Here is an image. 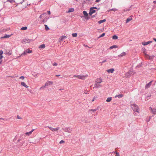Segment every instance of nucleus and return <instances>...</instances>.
<instances>
[{
	"mask_svg": "<svg viewBox=\"0 0 156 156\" xmlns=\"http://www.w3.org/2000/svg\"><path fill=\"white\" fill-rule=\"evenodd\" d=\"M153 39L155 41H156V38H153Z\"/></svg>",
	"mask_w": 156,
	"mask_h": 156,
	"instance_id": "864d4df0",
	"label": "nucleus"
},
{
	"mask_svg": "<svg viewBox=\"0 0 156 156\" xmlns=\"http://www.w3.org/2000/svg\"><path fill=\"white\" fill-rule=\"evenodd\" d=\"M2 60H1V61L0 62V64H1L2 63Z\"/></svg>",
	"mask_w": 156,
	"mask_h": 156,
	"instance_id": "4d7b16f0",
	"label": "nucleus"
},
{
	"mask_svg": "<svg viewBox=\"0 0 156 156\" xmlns=\"http://www.w3.org/2000/svg\"><path fill=\"white\" fill-rule=\"evenodd\" d=\"M115 156H119V153L118 152H116V155Z\"/></svg>",
	"mask_w": 156,
	"mask_h": 156,
	"instance_id": "37998d69",
	"label": "nucleus"
},
{
	"mask_svg": "<svg viewBox=\"0 0 156 156\" xmlns=\"http://www.w3.org/2000/svg\"><path fill=\"white\" fill-rule=\"evenodd\" d=\"M106 21V20L105 19H104L103 20H100L99 21H98V23H99V24H101V23H103L104 22H105Z\"/></svg>",
	"mask_w": 156,
	"mask_h": 156,
	"instance_id": "6ab92c4d",
	"label": "nucleus"
},
{
	"mask_svg": "<svg viewBox=\"0 0 156 156\" xmlns=\"http://www.w3.org/2000/svg\"><path fill=\"white\" fill-rule=\"evenodd\" d=\"M11 35H9L8 34L7 35L6 34L5 36H4L3 37H2V38H9L11 37Z\"/></svg>",
	"mask_w": 156,
	"mask_h": 156,
	"instance_id": "a211bd4d",
	"label": "nucleus"
},
{
	"mask_svg": "<svg viewBox=\"0 0 156 156\" xmlns=\"http://www.w3.org/2000/svg\"><path fill=\"white\" fill-rule=\"evenodd\" d=\"M19 78L20 79H22L23 80L24 79V78H25V77L24 76H20L19 77Z\"/></svg>",
	"mask_w": 156,
	"mask_h": 156,
	"instance_id": "e433bc0d",
	"label": "nucleus"
},
{
	"mask_svg": "<svg viewBox=\"0 0 156 156\" xmlns=\"http://www.w3.org/2000/svg\"><path fill=\"white\" fill-rule=\"evenodd\" d=\"M45 48V45L44 44H42L41 45H40L39 47V48Z\"/></svg>",
	"mask_w": 156,
	"mask_h": 156,
	"instance_id": "f3484780",
	"label": "nucleus"
},
{
	"mask_svg": "<svg viewBox=\"0 0 156 156\" xmlns=\"http://www.w3.org/2000/svg\"><path fill=\"white\" fill-rule=\"evenodd\" d=\"M3 51L2 50H0V56H2V54H3Z\"/></svg>",
	"mask_w": 156,
	"mask_h": 156,
	"instance_id": "4c0bfd02",
	"label": "nucleus"
},
{
	"mask_svg": "<svg viewBox=\"0 0 156 156\" xmlns=\"http://www.w3.org/2000/svg\"><path fill=\"white\" fill-rule=\"evenodd\" d=\"M106 71L108 73H112L114 71V69L113 68H111L107 70Z\"/></svg>",
	"mask_w": 156,
	"mask_h": 156,
	"instance_id": "6e6552de",
	"label": "nucleus"
},
{
	"mask_svg": "<svg viewBox=\"0 0 156 156\" xmlns=\"http://www.w3.org/2000/svg\"><path fill=\"white\" fill-rule=\"evenodd\" d=\"M92 8H94V9H97V7H92Z\"/></svg>",
	"mask_w": 156,
	"mask_h": 156,
	"instance_id": "6e6d98bb",
	"label": "nucleus"
},
{
	"mask_svg": "<svg viewBox=\"0 0 156 156\" xmlns=\"http://www.w3.org/2000/svg\"><path fill=\"white\" fill-rule=\"evenodd\" d=\"M117 48V46L116 45H113V46L110 47V48L111 49H112L113 48Z\"/></svg>",
	"mask_w": 156,
	"mask_h": 156,
	"instance_id": "c756f323",
	"label": "nucleus"
},
{
	"mask_svg": "<svg viewBox=\"0 0 156 156\" xmlns=\"http://www.w3.org/2000/svg\"><path fill=\"white\" fill-rule=\"evenodd\" d=\"M0 60H1L2 58H3V56L2 55L0 56Z\"/></svg>",
	"mask_w": 156,
	"mask_h": 156,
	"instance_id": "de8ad7c7",
	"label": "nucleus"
},
{
	"mask_svg": "<svg viewBox=\"0 0 156 156\" xmlns=\"http://www.w3.org/2000/svg\"><path fill=\"white\" fill-rule=\"evenodd\" d=\"M34 129H33L30 132L26 133L25 134L27 136H30V135L32 134V133L34 131Z\"/></svg>",
	"mask_w": 156,
	"mask_h": 156,
	"instance_id": "1a4fd4ad",
	"label": "nucleus"
},
{
	"mask_svg": "<svg viewBox=\"0 0 156 156\" xmlns=\"http://www.w3.org/2000/svg\"><path fill=\"white\" fill-rule=\"evenodd\" d=\"M87 19H88V17H87Z\"/></svg>",
	"mask_w": 156,
	"mask_h": 156,
	"instance_id": "bf43d9fd",
	"label": "nucleus"
},
{
	"mask_svg": "<svg viewBox=\"0 0 156 156\" xmlns=\"http://www.w3.org/2000/svg\"><path fill=\"white\" fill-rule=\"evenodd\" d=\"M60 76V75H55L56 76Z\"/></svg>",
	"mask_w": 156,
	"mask_h": 156,
	"instance_id": "603ef678",
	"label": "nucleus"
},
{
	"mask_svg": "<svg viewBox=\"0 0 156 156\" xmlns=\"http://www.w3.org/2000/svg\"><path fill=\"white\" fill-rule=\"evenodd\" d=\"M96 111V109H91L90 110V111H93V112H95Z\"/></svg>",
	"mask_w": 156,
	"mask_h": 156,
	"instance_id": "79ce46f5",
	"label": "nucleus"
},
{
	"mask_svg": "<svg viewBox=\"0 0 156 156\" xmlns=\"http://www.w3.org/2000/svg\"><path fill=\"white\" fill-rule=\"evenodd\" d=\"M94 87H95L98 88L100 86H101L99 84L95 83L94 84Z\"/></svg>",
	"mask_w": 156,
	"mask_h": 156,
	"instance_id": "b1692460",
	"label": "nucleus"
},
{
	"mask_svg": "<svg viewBox=\"0 0 156 156\" xmlns=\"http://www.w3.org/2000/svg\"><path fill=\"white\" fill-rule=\"evenodd\" d=\"M72 130V129L71 128H68L67 129V130L66 131V132H70Z\"/></svg>",
	"mask_w": 156,
	"mask_h": 156,
	"instance_id": "a878e982",
	"label": "nucleus"
},
{
	"mask_svg": "<svg viewBox=\"0 0 156 156\" xmlns=\"http://www.w3.org/2000/svg\"><path fill=\"white\" fill-rule=\"evenodd\" d=\"M105 33H103L101 35L98 37V38L102 37L105 35Z\"/></svg>",
	"mask_w": 156,
	"mask_h": 156,
	"instance_id": "72a5a7b5",
	"label": "nucleus"
},
{
	"mask_svg": "<svg viewBox=\"0 0 156 156\" xmlns=\"http://www.w3.org/2000/svg\"><path fill=\"white\" fill-rule=\"evenodd\" d=\"M132 20V18H127L126 20V23H127L129 21Z\"/></svg>",
	"mask_w": 156,
	"mask_h": 156,
	"instance_id": "bb28decb",
	"label": "nucleus"
},
{
	"mask_svg": "<svg viewBox=\"0 0 156 156\" xmlns=\"http://www.w3.org/2000/svg\"><path fill=\"white\" fill-rule=\"evenodd\" d=\"M144 53L145 55L146 56H147L148 55L146 54V50L145 48L144 49Z\"/></svg>",
	"mask_w": 156,
	"mask_h": 156,
	"instance_id": "f704fd0d",
	"label": "nucleus"
},
{
	"mask_svg": "<svg viewBox=\"0 0 156 156\" xmlns=\"http://www.w3.org/2000/svg\"><path fill=\"white\" fill-rule=\"evenodd\" d=\"M153 3H154V4H156V1H154L153 2Z\"/></svg>",
	"mask_w": 156,
	"mask_h": 156,
	"instance_id": "5fc2aeb1",
	"label": "nucleus"
},
{
	"mask_svg": "<svg viewBox=\"0 0 156 156\" xmlns=\"http://www.w3.org/2000/svg\"><path fill=\"white\" fill-rule=\"evenodd\" d=\"M48 128L52 132H57L58 130L60 129V128L59 127H57L56 128H52V127L51 126H48Z\"/></svg>",
	"mask_w": 156,
	"mask_h": 156,
	"instance_id": "20e7f679",
	"label": "nucleus"
},
{
	"mask_svg": "<svg viewBox=\"0 0 156 156\" xmlns=\"http://www.w3.org/2000/svg\"><path fill=\"white\" fill-rule=\"evenodd\" d=\"M83 15L85 16V17H86L88 16V14L86 11H83Z\"/></svg>",
	"mask_w": 156,
	"mask_h": 156,
	"instance_id": "dca6fc26",
	"label": "nucleus"
},
{
	"mask_svg": "<svg viewBox=\"0 0 156 156\" xmlns=\"http://www.w3.org/2000/svg\"><path fill=\"white\" fill-rule=\"evenodd\" d=\"M53 84V82L50 81H48L46 82L44 86H42L40 88V89H44L45 87L48 86L50 85H52Z\"/></svg>",
	"mask_w": 156,
	"mask_h": 156,
	"instance_id": "f03ea898",
	"label": "nucleus"
},
{
	"mask_svg": "<svg viewBox=\"0 0 156 156\" xmlns=\"http://www.w3.org/2000/svg\"><path fill=\"white\" fill-rule=\"evenodd\" d=\"M150 109L152 113L154 114H156V109H153L151 107L150 108Z\"/></svg>",
	"mask_w": 156,
	"mask_h": 156,
	"instance_id": "9b49d317",
	"label": "nucleus"
},
{
	"mask_svg": "<svg viewBox=\"0 0 156 156\" xmlns=\"http://www.w3.org/2000/svg\"><path fill=\"white\" fill-rule=\"evenodd\" d=\"M7 1L11 3H12L15 2L14 0H7Z\"/></svg>",
	"mask_w": 156,
	"mask_h": 156,
	"instance_id": "473e14b6",
	"label": "nucleus"
},
{
	"mask_svg": "<svg viewBox=\"0 0 156 156\" xmlns=\"http://www.w3.org/2000/svg\"><path fill=\"white\" fill-rule=\"evenodd\" d=\"M64 143V140H61L60 142H59V143L60 144H62V143Z\"/></svg>",
	"mask_w": 156,
	"mask_h": 156,
	"instance_id": "58836bf2",
	"label": "nucleus"
},
{
	"mask_svg": "<svg viewBox=\"0 0 156 156\" xmlns=\"http://www.w3.org/2000/svg\"><path fill=\"white\" fill-rule=\"evenodd\" d=\"M45 14V13H43V14H42L40 16H39L40 18V19L41 18H42V17H43V15H44Z\"/></svg>",
	"mask_w": 156,
	"mask_h": 156,
	"instance_id": "c9c22d12",
	"label": "nucleus"
},
{
	"mask_svg": "<svg viewBox=\"0 0 156 156\" xmlns=\"http://www.w3.org/2000/svg\"><path fill=\"white\" fill-rule=\"evenodd\" d=\"M88 76L87 75H74L73 77L74 78H76L78 79L84 80Z\"/></svg>",
	"mask_w": 156,
	"mask_h": 156,
	"instance_id": "f257e3e1",
	"label": "nucleus"
},
{
	"mask_svg": "<svg viewBox=\"0 0 156 156\" xmlns=\"http://www.w3.org/2000/svg\"><path fill=\"white\" fill-rule=\"evenodd\" d=\"M95 99L96 98L95 97H94L93 99L91 101L92 102L94 101Z\"/></svg>",
	"mask_w": 156,
	"mask_h": 156,
	"instance_id": "a18cd8bd",
	"label": "nucleus"
},
{
	"mask_svg": "<svg viewBox=\"0 0 156 156\" xmlns=\"http://www.w3.org/2000/svg\"><path fill=\"white\" fill-rule=\"evenodd\" d=\"M44 26L45 27V29L46 30H49V28L48 27L47 25H45Z\"/></svg>",
	"mask_w": 156,
	"mask_h": 156,
	"instance_id": "2f4dec72",
	"label": "nucleus"
},
{
	"mask_svg": "<svg viewBox=\"0 0 156 156\" xmlns=\"http://www.w3.org/2000/svg\"><path fill=\"white\" fill-rule=\"evenodd\" d=\"M118 38V37L117 36L115 35L112 36V39H117Z\"/></svg>",
	"mask_w": 156,
	"mask_h": 156,
	"instance_id": "7c9ffc66",
	"label": "nucleus"
},
{
	"mask_svg": "<svg viewBox=\"0 0 156 156\" xmlns=\"http://www.w3.org/2000/svg\"><path fill=\"white\" fill-rule=\"evenodd\" d=\"M123 96V95L122 94H119L118 95H116L115 96V98L118 97L119 98H122Z\"/></svg>",
	"mask_w": 156,
	"mask_h": 156,
	"instance_id": "aec40b11",
	"label": "nucleus"
},
{
	"mask_svg": "<svg viewBox=\"0 0 156 156\" xmlns=\"http://www.w3.org/2000/svg\"><path fill=\"white\" fill-rule=\"evenodd\" d=\"M23 41L25 43H29L30 42L31 40L28 39H25L23 40Z\"/></svg>",
	"mask_w": 156,
	"mask_h": 156,
	"instance_id": "ddd939ff",
	"label": "nucleus"
},
{
	"mask_svg": "<svg viewBox=\"0 0 156 156\" xmlns=\"http://www.w3.org/2000/svg\"><path fill=\"white\" fill-rule=\"evenodd\" d=\"M20 85L22 86H23L26 88H28L29 87V86L26 84L24 82H21L20 83Z\"/></svg>",
	"mask_w": 156,
	"mask_h": 156,
	"instance_id": "0eeeda50",
	"label": "nucleus"
},
{
	"mask_svg": "<svg viewBox=\"0 0 156 156\" xmlns=\"http://www.w3.org/2000/svg\"><path fill=\"white\" fill-rule=\"evenodd\" d=\"M25 51L27 53H30L32 52V51L29 49H27L25 50Z\"/></svg>",
	"mask_w": 156,
	"mask_h": 156,
	"instance_id": "5701e85b",
	"label": "nucleus"
},
{
	"mask_svg": "<svg viewBox=\"0 0 156 156\" xmlns=\"http://www.w3.org/2000/svg\"><path fill=\"white\" fill-rule=\"evenodd\" d=\"M27 53L26 52V51H24L23 52V53L22 54V55H25Z\"/></svg>",
	"mask_w": 156,
	"mask_h": 156,
	"instance_id": "a19ab883",
	"label": "nucleus"
},
{
	"mask_svg": "<svg viewBox=\"0 0 156 156\" xmlns=\"http://www.w3.org/2000/svg\"><path fill=\"white\" fill-rule=\"evenodd\" d=\"M152 82V81H150L149 83L147 84L145 86V88H149L150 87V86L151 85Z\"/></svg>",
	"mask_w": 156,
	"mask_h": 156,
	"instance_id": "9d476101",
	"label": "nucleus"
},
{
	"mask_svg": "<svg viewBox=\"0 0 156 156\" xmlns=\"http://www.w3.org/2000/svg\"><path fill=\"white\" fill-rule=\"evenodd\" d=\"M101 0H96L95 2H99Z\"/></svg>",
	"mask_w": 156,
	"mask_h": 156,
	"instance_id": "8fccbe9b",
	"label": "nucleus"
},
{
	"mask_svg": "<svg viewBox=\"0 0 156 156\" xmlns=\"http://www.w3.org/2000/svg\"><path fill=\"white\" fill-rule=\"evenodd\" d=\"M53 66H57V64L56 62H54L53 64Z\"/></svg>",
	"mask_w": 156,
	"mask_h": 156,
	"instance_id": "ea45409f",
	"label": "nucleus"
},
{
	"mask_svg": "<svg viewBox=\"0 0 156 156\" xmlns=\"http://www.w3.org/2000/svg\"><path fill=\"white\" fill-rule=\"evenodd\" d=\"M102 82V80L101 78H99L97 79L95 83L100 84Z\"/></svg>",
	"mask_w": 156,
	"mask_h": 156,
	"instance_id": "423d86ee",
	"label": "nucleus"
},
{
	"mask_svg": "<svg viewBox=\"0 0 156 156\" xmlns=\"http://www.w3.org/2000/svg\"><path fill=\"white\" fill-rule=\"evenodd\" d=\"M74 11V9L73 8H70L69 9L68 11L67 12L68 13L73 12Z\"/></svg>",
	"mask_w": 156,
	"mask_h": 156,
	"instance_id": "2eb2a0df",
	"label": "nucleus"
},
{
	"mask_svg": "<svg viewBox=\"0 0 156 156\" xmlns=\"http://www.w3.org/2000/svg\"><path fill=\"white\" fill-rule=\"evenodd\" d=\"M112 100V98L111 97H109L107 98L106 101L107 102H110Z\"/></svg>",
	"mask_w": 156,
	"mask_h": 156,
	"instance_id": "4be33fe9",
	"label": "nucleus"
},
{
	"mask_svg": "<svg viewBox=\"0 0 156 156\" xmlns=\"http://www.w3.org/2000/svg\"><path fill=\"white\" fill-rule=\"evenodd\" d=\"M34 76H37V74H35V75H34V74H32Z\"/></svg>",
	"mask_w": 156,
	"mask_h": 156,
	"instance_id": "3c124183",
	"label": "nucleus"
},
{
	"mask_svg": "<svg viewBox=\"0 0 156 156\" xmlns=\"http://www.w3.org/2000/svg\"><path fill=\"white\" fill-rule=\"evenodd\" d=\"M125 55H126V53L125 52H123L120 55H119L118 56H119V57H122V56Z\"/></svg>",
	"mask_w": 156,
	"mask_h": 156,
	"instance_id": "412c9836",
	"label": "nucleus"
},
{
	"mask_svg": "<svg viewBox=\"0 0 156 156\" xmlns=\"http://www.w3.org/2000/svg\"><path fill=\"white\" fill-rule=\"evenodd\" d=\"M131 106L133 111L139 113V108L137 105L134 104L132 105Z\"/></svg>",
	"mask_w": 156,
	"mask_h": 156,
	"instance_id": "7ed1b4c3",
	"label": "nucleus"
},
{
	"mask_svg": "<svg viewBox=\"0 0 156 156\" xmlns=\"http://www.w3.org/2000/svg\"><path fill=\"white\" fill-rule=\"evenodd\" d=\"M48 13L49 15H50L51 14L50 11H48Z\"/></svg>",
	"mask_w": 156,
	"mask_h": 156,
	"instance_id": "09e8293b",
	"label": "nucleus"
},
{
	"mask_svg": "<svg viewBox=\"0 0 156 156\" xmlns=\"http://www.w3.org/2000/svg\"><path fill=\"white\" fill-rule=\"evenodd\" d=\"M152 41H148L147 42H144L142 43V44L144 45H146L148 44L151 43L152 42Z\"/></svg>",
	"mask_w": 156,
	"mask_h": 156,
	"instance_id": "f8f14e48",
	"label": "nucleus"
},
{
	"mask_svg": "<svg viewBox=\"0 0 156 156\" xmlns=\"http://www.w3.org/2000/svg\"><path fill=\"white\" fill-rule=\"evenodd\" d=\"M117 9H115V8H113V9H110L109 10V11H114V12H115V11H117Z\"/></svg>",
	"mask_w": 156,
	"mask_h": 156,
	"instance_id": "393cba45",
	"label": "nucleus"
},
{
	"mask_svg": "<svg viewBox=\"0 0 156 156\" xmlns=\"http://www.w3.org/2000/svg\"><path fill=\"white\" fill-rule=\"evenodd\" d=\"M94 8H91L90 10V12L89 13V14L90 15H91L94 13L96 12V10H94Z\"/></svg>",
	"mask_w": 156,
	"mask_h": 156,
	"instance_id": "39448f33",
	"label": "nucleus"
},
{
	"mask_svg": "<svg viewBox=\"0 0 156 156\" xmlns=\"http://www.w3.org/2000/svg\"><path fill=\"white\" fill-rule=\"evenodd\" d=\"M17 118L18 119H21V118L18 115H17Z\"/></svg>",
	"mask_w": 156,
	"mask_h": 156,
	"instance_id": "49530a36",
	"label": "nucleus"
},
{
	"mask_svg": "<svg viewBox=\"0 0 156 156\" xmlns=\"http://www.w3.org/2000/svg\"><path fill=\"white\" fill-rule=\"evenodd\" d=\"M65 37H66V36H63L59 38V39H60L59 42H61V41H62Z\"/></svg>",
	"mask_w": 156,
	"mask_h": 156,
	"instance_id": "4468645a",
	"label": "nucleus"
},
{
	"mask_svg": "<svg viewBox=\"0 0 156 156\" xmlns=\"http://www.w3.org/2000/svg\"><path fill=\"white\" fill-rule=\"evenodd\" d=\"M27 27H23L21 28V30H26L27 29Z\"/></svg>",
	"mask_w": 156,
	"mask_h": 156,
	"instance_id": "cd10ccee",
	"label": "nucleus"
},
{
	"mask_svg": "<svg viewBox=\"0 0 156 156\" xmlns=\"http://www.w3.org/2000/svg\"><path fill=\"white\" fill-rule=\"evenodd\" d=\"M63 90V89H59V90Z\"/></svg>",
	"mask_w": 156,
	"mask_h": 156,
	"instance_id": "13d9d810",
	"label": "nucleus"
},
{
	"mask_svg": "<svg viewBox=\"0 0 156 156\" xmlns=\"http://www.w3.org/2000/svg\"><path fill=\"white\" fill-rule=\"evenodd\" d=\"M107 61V60L106 59L105 60H103L102 62H101V63H104V62H106Z\"/></svg>",
	"mask_w": 156,
	"mask_h": 156,
	"instance_id": "c03bdc74",
	"label": "nucleus"
},
{
	"mask_svg": "<svg viewBox=\"0 0 156 156\" xmlns=\"http://www.w3.org/2000/svg\"><path fill=\"white\" fill-rule=\"evenodd\" d=\"M77 34L76 33H73L72 34V36L73 37H76L77 36Z\"/></svg>",
	"mask_w": 156,
	"mask_h": 156,
	"instance_id": "c85d7f7f",
	"label": "nucleus"
}]
</instances>
